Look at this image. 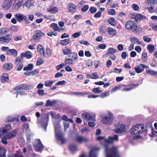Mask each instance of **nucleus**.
Masks as SVG:
<instances>
[{"mask_svg":"<svg viewBox=\"0 0 157 157\" xmlns=\"http://www.w3.org/2000/svg\"><path fill=\"white\" fill-rule=\"evenodd\" d=\"M13 65L10 63H6L4 64L2 66V69L5 71H10Z\"/></svg>","mask_w":157,"mask_h":157,"instance_id":"18","label":"nucleus"},{"mask_svg":"<svg viewBox=\"0 0 157 157\" xmlns=\"http://www.w3.org/2000/svg\"><path fill=\"white\" fill-rule=\"evenodd\" d=\"M75 140L76 141L80 143H86L88 141L87 138L79 136H76L75 137Z\"/></svg>","mask_w":157,"mask_h":157,"instance_id":"19","label":"nucleus"},{"mask_svg":"<svg viewBox=\"0 0 157 157\" xmlns=\"http://www.w3.org/2000/svg\"><path fill=\"white\" fill-rule=\"evenodd\" d=\"M143 40L146 42H149L151 40V39L147 36H144L143 37Z\"/></svg>","mask_w":157,"mask_h":157,"instance_id":"57","label":"nucleus"},{"mask_svg":"<svg viewBox=\"0 0 157 157\" xmlns=\"http://www.w3.org/2000/svg\"><path fill=\"white\" fill-rule=\"evenodd\" d=\"M33 68V65L32 64L30 63L28 64V66L26 67H24L23 70L24 71H29L31 70Z\"/></svg>","mask_w":157,"mask_h":157,"instance_id":"40","label":"nucleus"},{"mask_svg":"<svg viewBox=\"0 0 157 157\" xmlns=\"http://www.w3.org/2000/svg\"><path fill=\"white\" fill-rule=\"evenodd\" d=\"M91 78L93 79H97L98 78V76L96 73H92L90 75H89Z\"/></svg>","mask_w":157,"mask_h":157,"instance_id":"54","label":"nucleus"},{"mask_svg":"<svg viewBox=\"0 0 157 157\" xmlns=\"http://www.w3.org/2000/svg\"><path fill=\"white\" fill-rule=\"evenodd\" d=\"M116 51L117 50L114 48H109L108 49V51L107 53L108 54H112L116 52Z\"/></svg>","mask_w":157,"mask_h":157,"instance_id":"45","label":"nucleus"},{"mask_svg":"<svg viewBox=\"0 0 157 157\" xmlns=\"http://www.w3.org/2000/svg\"><path fill=\"white\" fill-rule=\"evenodd\" d=\"M109 115L105 114H101V121L105 124H110L113 122V115L110 112L108 113Z\"/></svg>","mask_w":157,"mask_h":157,"instance_id":"4","label":"nucleus"},{"mask_svg":"<svg viewBox=\"0 0 157 157\" xmlns=\"http://www.w3.org/2000/svg\"><path fill=\"white\" fill-rule=\"evenodd\" d=\"M118 139L117 135H114L113 136H110L108 139L104 138L103 137H99L97 140L100 141L101 144H102L105 148L106 157H120L117 148L113 147L111 148L108 147L109 144L113 143L114 141Z\"/></svg>","mask_w":157,"mask_h":157,"instance_id":"1","label":"nucleus"},{"mask_svg":"<svg viewBox=\"0 0 157 157\" xmlns=\"http://www.w3.org/2000/svg\"><path fill=\"white\" fill-rule=\"evenodd\" d=\"M54 125L55 128V131L56 138L57 139L61 141L63 143L65 141V140L63 138L62 134L60 132V126L59 122H56L55 121L54 122Z\"/></svg>","mask_w":157,"mask_h":157,"instance_id":"3","label":"nucleus"},{"mask_svg":"<svg viewBox=\"0 0 157 157\" xmlns=\"http://www.w3.org/2000/svg\"><path fill=\"white\" fill-rule=\"evenodd\" d=\"M17 131V129H14L11 133L5 135V137L8 139H10L12 137H14L16 135Z\"/></svg>","mask_w":157,"mask_h":157,"instance_id":"24","label":"nucleus"},{"mask_svg":"<svg viewBox=\"0 0 157 157\" xmlns=\"http://www.w3.org/2000/svg\"><path fill=\"white\" fill-rule=\"evenodd\" d=\"M14 16L19 22H21L22 21H25L27 18L26 16L21 13L15 14Z\"/></svg>","mask_w":157,"mask_h":157,"instance_id":"17","label":"nucleus"},{"mask_svg":"<svg viewBox=\"0 0 157 157\" xmlns=\"http://www.w3.org/2000/svg\"><path fill=\"white\" fill-rule=\"evenodd\" d=\"M152 134L151 135V136L154 137L157 136V132L155 131L154 129H152Z\"/></svg>","mask_w":157,"mask_h":157,"instance_id":"64","label":"nucleus"},{"mask_svg":"<svg viewBox=\"0 0 157 157\" xmlns=\"http://www.w3.org/2000/svg\"><path fill=\"white\" fill-rule=\"evenodd\" d=\"M147 49L150 52L152 53L154 49V46L153 45L149 44L148 45Z\"/></svg>","mask_w":157,"mask_h":157,"instance_id":"46","label":"nucleus"},{"mask_svg":"<svg viewBox=\"0 0 157 157\" xmlns=\"http://www.w3.org/2000/svg\"><path fill=\"white\" fill-rule=\"evenodd\" d=\"M81 34V32H76L73 34L72 36L74 38H76L79 36Z\"/></svg>","mask_w":157,"mask_h":157,"instance_id":"52","label":"nucleus"},{"mask_svg":"<svg viewBox=\"0 0 157 157\" xmlns=\"http://www.w3.org/2000/svg\"><path fill=\"white\" fill-rule=\"evenodd\" d=\"M96 114L94 113H89V126L93 127L96 125Z\"/></svg>","mask_w":157,"mask_h":157,"instance_id":"10","label":"nucleus"},{"mask_svg":"<svg viewBox=\"0 0 157 157\" xmlns=\"http://www.w3.org/2000/svg\"><path fill=\"white\" fill-rule=\"evenodd\" d=\"M109 91H106L104 93H103L101 94L100 95V96L101 98H104L105 97L109 96Z\"/></svg>","mask_w":157,"mask_h":157,"instance_id":"51","label":"nucleus"},{"mask_svg":"<svg viewBox=\"0 0 157 157\" xmlns=\"http://www.w3.org/2000/svg\"><path fill=\"white\" fill-rule=\"evenodd\" d=\"M44 34L39 30H36L34 32V34L33 36V39L35 41L39 40L40 38L43 36Z\"/></svg>","mask_w":157,"mask_h":157,"instance_id":"11","label":"nucleus"},{"mask_svg":"<svg viewBox=\"0 0 157 157\" xmlns=\"http://www.w3.org/2000/svg\"><path fill=\"white\" fill-rule=\"evenodd\" d=\"M130 40L131 42H133V43L134 44L135 43H137L138 44H140V42L138 38L135 36H132L130 38Z\"/></svg>","mask_w":157,"mask_h":157,"instance_id":"34","label":"nucleus"},{"mask_svg":"<svg viewBox=\"0 0 157 157\" xmlns=\"http://www.w3.org/2000/svg\"><path fill=\"white\" fill-rule=\"evenodd\" d=\"M55 82V81L54 80L52 81H47L44 82V85L47 87H50Z\"/></svg>","mask_w":157,"mask_h":157,"instance_id":"37","label":"nucleus"},{"mask_svg":"<svg viewBox=\"0 0 157 157\" xmlns=\"http://www.w3.org/2000/svg\"><path fill=\"white\" fill-rule=\"evenodd\" d=\"M35 150L36 151H42L44 146L40 140L39 139L35 140L33 143Z\"/></svg>","mask_w":157,"mask_h":157,"instance_id":"7","label":"nucleus"},{"mask_svg":"<svg viewBox=\"0 0 157 157\" xmlns=\"http://www.w3.org/2000/svg\"><path fill=\"white\" fill-rule=\"evenodd\" d=\"M146 73H148L151 75H157V71H154L147 70L146 71Z\"/></svg>","mask_w":157,"mask_h":157,"instance_id":"48","label":"nucleus"},{"mask_svg":"<svg viewBox=\"0 0 157 157\" xmlns=\"http://www.w3.org/2000/svg\"><path fill=\"white\" fill-rule=\"evenodd\" d=\"M108 13L109 15H113L115 14L116 11L114 9H110L108 10Z\"/></svg>","mask_w":157,"mask_h":157,"instance_id":"49","label":"nucleus"},{"mask_svg":"<svg viewBox=\"0 0 157 157\" xmlns=\"http://www.w3.org/2000/svg\"><path fill=\"white\" fill-rule=\"evenodd\" d=\"M135 70L136 72L138 73L142 72L144 71L143 69L139 66L136 67L135 68Z\"/></svg>","mask_w":157,"mask_h":157,"instance_id":"47","label":"nucleus"},{"mask_svg":"<svg viewBox=\"0 0 157 157\" xmlns=\"http://www.w3.org/2000/svg\"><path fill=\"white\" fill-rule=\"evenodd\" d=\"M142 58L143 59V60L146 61L147 60V53L144 52L142 54Z\"/></svg>","mask_w":157,"mask_h":157,"instance_id":"60","label":"nucleus"},{"mask_svg":"<svg viewBox=\"0 0 157 157\" xmlns=\"http://www.w3.org/2000/svg\"><path fill=\"white\" fill-rule=\"evenodd\" d=\"M50 27L52 28L53 30L55 31L60 32L61 30V29L59 28L56 23H52L51 24Z\"/></svg>","mask_w":157,"mask_h":157,"instance_id":"25","label":"nucleus"},{"mask_svg":"<svg viewBox=\"0 0 157 157\" xmlns=\"http://www.w3.org/2000/svg\"><path fill=\"white\" fill-rule=\"evenodd\" d=\"M71 41L70 39H66L62 40L60 42V44L62 45H66L68 44Z\"/></svg>","mask_w":157,"mask_h":157,"instance_id":"36","label":"nucleus"},{"mask_svg":"<svg viewBox=\"0 0 157 157\" xmlns=\"http://www.w3.org/2000/svg\"><path fill=\"white\" fill-rule=\"evenodd\" d=\"M129 17L136 21L142 20L146 18L145 17L139 13H132L129 15Z\"/></svg>","mask_w":157,"mask_h":157,"instance_id":"9","label":"nucleus"},{"mask_svg":"<svg viewBox=\"0 0 157 157\" xmlns=\"http://www.w3.org/2000/svg\"><path fill=\"white\" fill-rule=\"evenodd\" d=\"M117 48L119 51H122L124 50L123 46L122 44H118L117 45Z\"/></svg>","mask_w":157,"mask_h":157,"instance_id":"63","label":"nucleus"},{"mask_svg":"<svg viewBox=\"0 0 157 157\" xmlns=\"http://www.w3.org/2000/svg\"><path fill=\"white\" fill-rule=\"evenodd\" d=\"M7 139H8L4 136L2 139L1 141L2 143L5 144H7V142L6 141Z\"/></svg>","mask_w":157,"mask_h":157,"instance_id":"61","label":"nucleus"},{"mask_svg":"<svg viewBox=\"0 0 157 157\" xmlns=\"http://www.w3.org/2000/svg\"><path fill=\"white\" fill-rule=\"evenodd\" d=\"M63 52L64 55H68L71 54V50L67 47L65 48L63 50Z\"/></svg>","mask_w":157,"mask_h":157,"instance_id":"35","label":"nucleus"},{"mask_svg":"<svg viewBox=\"0 0 157 157\" xmlns=\"http://www.w3.org/2000/svg\"><path fill=\"white\" fill-rule=\"evenodd\" d=\"M37 93L39 95L41 96H43L47 94L46 93H44V90L40 89L38 90L37 91Z\"/></svg>","mask_w":157,"mask_h":157,"instance_id":"43","label":"nucleus"},{"mask_svg":"<svg viewBox=\"0 0 157 157\" xmlns=\"http://www.w3.org/2000/svg\"><path fill=\"white\" fill-rule=\"evenodd\" d=\"M82 117L87 121L88 120V113H84L82 115Z\"/></svg>","mask_w":157,"mask_h":157,"instance_id":"58","label":"nucleus"},{"mask_svg":"<svg viewBox=\"0 0 157 157\" xmlns=\"http://www.w3.org/2000/svg\"><path fill=\"white\" fill-rule=\"evenodd\" d=\"M56 100L51 101L50 100H48L46 101V103L45 104L46 106H50L55 104L56 103Z\"/></svg>","mask_w":157,"mask_h":157,"instance_id":"33","label":"nucleus"},{"mask_svg":"<svg viewBox=\"0 0 157 157\" xmlns=\"http://www.w3.org/2000/svg\"><path fill=\"white\" fill-rule=\"evenodd\" d=\"M97 10V9L93 6L91 7L90 9V11L92 13H94L96 12Z\"/></svg>","mask_w":157,"mask_h":157,"instance_id":"56","label":"nucleus"},{"mask_svg":"<svg viewBox=\"0 0 157 157\" xmlns=\"http://www.w3.org/2000/svg\"><path fill=\"white\" fill-rule=\"evenodd\" d=\"M133 9L135 11H137L139 8V6L136 4H133L132 6Z\"/></svg>","mask_w":157,"mask_h":157,"instance_id":"62","label":"nucleus"},{"mask_svg":"<svg viewBox=\"0 0 157 157\" xmlns=\"http://www.w3.org/2000/svg\"><path fill=\"white\" fill-rule=\"evenodd\" d=\"M33 3L34 0H28L23 5L27 7L30 8L33 6Z\"/></svg>","mask_w":157,"mask_h":157,"instance_id":"30","label":"nucleus"},{"mask_svg":"<svg viewBox=\"0 0 157 157\" xmlns=\"http://www.w3.org/2000/svg\"><path fill=\"white\" fill-rule=\"evenodd\" d=\"M70 150L72 152H74L77 151V147L74 145H71L70 146Z\"/></svg>","mask_w":157,"mask_h":157,"instance_id":"41","label":"nucleus"},{"mask_svg":"<svg viewBox=\"0 0 157 157\" xmlns=\"http://www.w3.org/2000/svg\"><path fill=\"white\" fill-rule=\"evenodd\" d=\"M65 66V64L63 63H62L59 64V65H57L56 67V69L57 71L59 70L61 68L63 67L64 66Z\"/></svg>","mask_w":157,"mask_h":157,"instance_id":"55","label":"nucleus"},{"mask_svg":"<svg viewBox=\"0 0 157 157\" xmlns=\"http://www.w3.org/2000/svg\"><path fill=\"white\" fill-rule=\"evenodd\" d=\"M2 129L5 134L7 132L10 131L12 129L11 125L10 124L6 125L2 128Z\"/></svg>","mask_w":157,"mask_h":157,"instance_id":"32","label":"nucleus"},{"mask_svg":"<svg viewBox=\"0 0 157 157\" xmlns=\"http://www.w3.org/2000/svg\"><path fill=\"white\" fill-rule=\"evenodd\" d=\"M125 130L126 128L124 125L118 124L114 131L117 133H120L125 132Z\"/></svg>","mask_w":157,"mask_h":157,"instance_id":"12","label":"nucleus"},{"mask_svg":"<svg viewBox=\"0 0 157 157\" xmlns=\"http://www.w3.org/2000/svg\"><path fill=\"white\" fill-rule=\"evenodd\" d=\"M23 57L21 56H18L17 57L14 61V63L16 65H18L19 64H22V61H23Z\"/></svg>","mask_w":157,"mask_h":157,"instance_id":"31","label":"nucleus"},{"mask_svg":"<svg viewBox=\"0 0 157 157\" xmlns=\"http://www.w3.org/2000/svg\"><path fill=\"white\" fill-rule=\"evenodd\" d=\"M8 76L7 74H3L1 77V81L2 82H4L8 80Z\"/></svg>","mask_w":157,"mask_h":157,"instance_id":"28","label":"nucleus"},{"mask_svg":"<svg viewBox=\"0 0 157 157\" xmlns=\"http://www.w3.org/2000/svg\"><path fill=\"white\" fill-rule=\"evenodd\" d=\"M62 119L65 121H69L71 123L73 122V121L71 119H68L65 115H63L62 117Z\"/></svg>","mask_w":157,"mask_h":157,"instance_id":"44","label":"nucleus"},{"mask_svg":"<svg viewBox=\"0 0 157 157\" xmlns=\"http://www.w3.org/2000/svg\"><path fill=\"white\" fill-rule=\"evenodd\" d=\"M58 8L54 6H51L48 9V11L50 13L54 14L57 13L58 11Z\"/></svg>","mask_w":157,"mask_h":157,"instance_id":"21","label":"nucleus"},{"mask_svg":"<svg viewBox=\"0 0 157 157\" xmlns=\"http://www.w3.org/2000/svg\"><path fill=\"white\" fill-rule=\"evenodd\" d=\"M14 90L18 91V92L16 93V98H17V96L18 95H21L26 94V93L25 92V91H26V89L24 85L17 86L14 88Z\"/></svg>","mask_w":157,"mask_h":157,"instance_id":"6","label":"nucleus"},{"mask_svg":"<svg viewBox=\"0 0 157 157\" xmlns=\"http://www.w3.org/2000/svg\"><path fill=\"white\" fill-rule=\"evenodd\" d=\"M11 39V36L9 34H6L4 36H0V43L2 44L8 43Z\"/></svg>","mask_w":157,"mask_h":157,"instance_id":"16","label":"nucleus"},{"mask_svg":"<svg viewBox=\"0 0 157 157\" xmlns=\"http://www.w3.org/2000/svg\"><path fill=\"white\" fill-rule=\"evenodd\" d=\"M69 94L71 95H75L76 96L81 95L83 96L87 94V92H75L74 91H70Z\"/></svg>","mask_w":157,"mask_h":157,"instance_id":"27","label":"nucleus"},{"mask_svg":"<svg viewBox=\"0 0 157 157\" xmlns=\"http://www.w3.org/2000/svg\"><path fill=\"white\" fill-rule=\"evenodd\" d=\"M37 51L40 55L43 56H44V52L43 49V46L39 44L38 45Z\"/></svg>","mask_w":157,"mask_h":157,"instance_id":"29","label":"nucleus"},{"mask_svg":"<svg viewBox=\"0 0 157 157\" xmlns=\"http://www.w3.org/2000/svg\"><path fill=\"white\" fill-rule=\"evenodd\" d=\"M17 65V67H16V69L17 71H20L22 68H23V64H19L18 65Z\"/></svg>","mask_w":157,"mask_h":157,"instance_id":"59","label":"nucleus"},{"mask_svg":"<svg viewBox=\"0 0 157 157\" xmlns=\"http://www.w3.org/2000/svg\"><path fill=\"white\" fill-rule=\"evenodd\" d=\"M7 54L9 55H11L13 57H16L17 55V51L13 49H9L7 51Z\"/></svg>","mask_w":157,"mask_h":157,"instance_id":"23","label":"nucleus"},{"mask_svg":"<svg viewBox=\"0 0 157 157\" xmlns=\"http://www.w3.org/2000/svg\"><path fill=\"white\" fill-rule=\"evenodd\" d=\"M68 9L72 13H74L76 10V6L73 4L69 3L68 5Z\"/></svg>","mask_w":157,"mask_h":157,"instance_id":"20","label":"nucleus"},{"mask_svg":"<svg viewBox=\"0 0 157 157\" xmlns=\"http://www.w3.org/2000/svg\"><path fill=\"white\" fill-rule=\"evenodd\" d=\"M144 129L143 124H136L133 126L130 130L132 134H136L143 132Z\"/></svg>","mask_w":157,"mask_h":157,"instance_id":"5","label":"nucleus"},{"mask_svg":"<svg viewBox=\"0 0 157 157\" xmlns=\"http://www.w3.org/2000/svg\"><path fill=\"white\" fill-rule=\"evenodd\" d=\"M127 29H131L134 33H138L142 31L141 28L133 21H129L126 22L125 25Z\"/></svg>","mask_w":157,"mask_h":157,"instance_id":"2","label":"nucleus"},{"mask_svg":"<svg viewBox=\"0 0 157 157\" xmlns=\"http://www.w3.org/2000/svg\"><path fill=\"white\" fill-rule=\"evenodd\" d=\"M12 0H5L2 4V8L7 10L10 9L11 6Z\"/></svg>","mask_w":157,"mask_h":157,"instance_id":"14","label":"nucleus"},{"mask_svg":"<svg viewBox=\"0 0 157 157\" xmlns=\"http://www.w3.org/2000/svg\"><path fill=\"white\" fill-rule=\"evenodd\" d=\"M99 87L97 88H94L92 89V91L94 92L97 93V94L101 93L102 92V91L99 90Z\"/></svg>","mask_w":157,"mask_h":157,"instance_id":"53","label":"nucleus"},{"mask_svg":"<svg viewBox=\"0 0 157 157\" xmlns=\"http://www.w3.org/2000/svg\"><path fill=\"white\" fill-rule=\"evenodd\" d=\"M21 57H25L27 59H30L32 57L31 53L29 51H27L25 53H22L21 54Z\"/></svg>","mask_w":157,"mask_h":157,"instance_id":"22","label":"nucleus"},{"mask_svg":"<svg viewBox=\"0 0 157 157\" xmlns=\"http://www.w3.org/2000/svg\"><path fill=\"white\" fill-rule=\"evenodd\" d=\"M14 1L12 7L15 10H18L23 3V0H12Z\"/></svg>","mask_w":157,"mask_h":157,"instance_id":"15","label":"nucleus"},{"mask_svg":"<svg viewBox=\"0 0 157 157\" xmlns=\"http://www.w3.org/2000/svg\"><path fill=\"white\" fill-rule=\"evenodd\" d=\"M99 150V147H94L93 148L89 153V157H98Z\"/></svg>","mask_w":157,"mask_h":157,"instance_id":"13","label":"nucleus"},{"mask_svg":"<svg viewBox=\"0 0 157 157\" xmlns=\"http://www.w3.org/2000/svg\"><path fill=\"white\" fill-rule=\"evenodd\" d=\"M106 28L105 26L102 25L100 29V32L101 33H105L106 31Z\"/></svg>","mask_w":157,"mask_h":157,"instance_id":"50","label":"nucleus"},{"mask_svg":"<svg viewBox=\"0 0 157 157\" xmlns=\"http://www.w3.org/2000/svg\"><path fill=\"white\" fill-rule=\"evenodd\" d=\"M74 58H68L66 59L65 60V63L64 64H65V66L67 64H68L69 65H71L73 64V62H72V61L74 60Z\"/></svg>","mask_w":157,"mask_h":157,"instance_id":"39","label":"nucleus"},{"mask_svg":"<svg viewBox=\"0 0 157 157\" xmlns=\"http://www.w3.org/2000/svg\"><path fill=\"white\" fill-rule=\"evenodd\" d=\"M48 120V117L47 116L42 118L40 120H38L39 125L43 128L45 131H46Z\"/></svg>","mask_w":157,"mask_h":157,"instance_id":"8","label":"nucleus"},{"mask_svg":"<svg viewBox=\"0 0 157 157\" xmlns=\"http://www.w3.org/2000/svg\"><path fill=\"white\" fill-rule=\"evenodd\" d=\"M6 150L3 147H0V157H6Z\"/></svg>","mask_w":157,"mask_h":157,"instance_id":"38","label":"nucleus"},{"mask_svg":"<svg viewBox=\"0 0 157 157\" xmlns=\"http://www.w3.org/2000/svg\"><path fill=\"white\" fill-rule=\"evenodd\" d=\"M109 23L112 25H115L116 24V20L113 17H111L109 19L108 21Z\"/></svg>","mask_w":157,"mask_h":157,"instance_id":"42","label":"nucleus"},{"mask_svg":"<svg viewBox=\"0 0 157 157\" xmlns=\"http://www.w3.org/2000/svg\"><path fill=\"white\" fill-rule=\"evenodd\" d=\"M107 30L109 34L111 36L115 35L117 33L116 30L111 27H108Z\"/></svg>","mask_w":157,"mask_h":157,"instance_id":"26","label":"nucleus"}]
</instances>
